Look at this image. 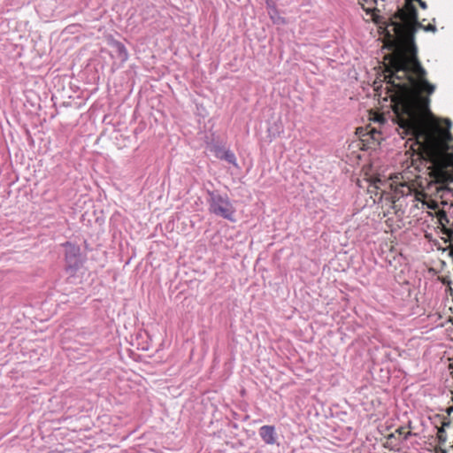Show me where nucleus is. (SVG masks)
I'll return each instance as SVG.
<instances>
[{
    "instance_id": "f03ea898",
    "label": "nucleus",
    "mask_w": 453,
    "mask_h": 453,
    "mask_svg": "<svg viewBox=\"0 0 453 453\" xmlns=\"http://www.w3.org/2000/svg\"><path fill=\"white\" fill-rule=\"evenodd\" d=\"M259 435L262 440L269 445H273L276 442V433L273 426H263L259 429Z\"/></svg>"
},
{
    "instance_id": "ddd939ff",
    "label": "nucleus",
    "mask_w": 453,
    "mask_h": 453,
    "mask_svg": "<svg viewBox=\"0 0 453 453\" xmlns=\"http://www.w3.org/2000/svg\"><path fill=\"white\" fill-rule=\"evenodd\" d=\"M443 432H444V428L443 427L439 428L438 433H443Z\"/></svg>"
},
{
    "instance_id": "39448f33",
    "label": "nucleus",
    "mask_w": 453,
    "mask_h": 453,
    "mask_svg": "<svg viewBox=\"0 0 453 453\" xmlns=\"http://www.w3.org/2000/svg\"><path fill=\"white\" fill-rule=\"evenodd\" d=\"M375 189L380 190V197H382L385 190L382 188V186L387 185L385 181H382L380 178H374L372 180L371 184Z\"/></svg>"
},
{
    "instance_id": "9b49d317",
    "label": "nucleus",
    "mask_w": 453,
    "mask_h": 453,
    "mask_svg": "<svg viewBox=\"0 0 453 453\" xmlns=\"http://www.w3.org/2000/svg\"><path fill=\"white\" fill-rule=\"evenodd\" d=\"M396 432H397V433H399L400 434H403V427L398 428V429L396 430Z\"/></svg>"
},
{
    "instance_id": "4468645a",
    "label": "nucleus",
    "mask_w": 453,
    "mask_h": 453,
    "mask_svg": "<svg viewBox=\"0 0 453 453\" xmlns=\"http://www.w3.org/2000/svg\"><path fill=\"white\" fill-rule=\"evenodd\" d=\"M446 218V214L444 212H442V216L441 218Z\"/></svg>"
},
{
    "instance_id": "f257e3e1",
    "label": "nucleus",
    "mask_w": 453,
    "mask_h": 453,
    "mask_svg": "<svg viewBox=\"0 0 453 453\" xmlns=\"http://www.w3.org/2000/svg\"><path fill=\"white\" fill-rule=\"evenodd\" d=\"M209 211L218 217H221L231 222H234L235 208L226 195L216 192H209Z\"/></svg>"
},
{
    "instance_id": "423d86ee",
    "label": "nucleus",
    "mask_w": 453,
    "mask_h": 453,
    "mask_svg": "<svg viewBox=\"0 0 453 453\" xmlns=\"http://www.w3.org/2000/svg\"><path fill=\"white\" fill-rule=\"evenodd\" d=\"M418 28H423L425 31H430V32H433V33H434V32L436 31V27H435V26H434V25H432V24H429V25H427V26H423V25L421 24V27H420V26H418V27H417V30H418Z\"/></svg>"
},
{
    "instance_id": "0eeeda50",
    "label": "nucleus",
    "mask_w": 453,
    "mask_h": 453,
    "mask_svg": "<svg viewBox=\"0 0 453 453\" xmlns=\"http://www.w3.org/2000/svg\"><path fill=\"white\" fill-rule=\"evenodd\" d=\"M271 18L273 19V22H274V23H278V24H283V23H285L284 19H283L282 17L279 16V15H277L276 17H274V16H273V15L271 14Z\"/></svg>"
},
{
    "instance_id": "6e6552de",
    "label": "nucleus",
    "mask_w": 453,
    "mask_h": 453,
    "mask_svg": "<svg viewBox=\"0 0 453 453\" xmlns=\"http://www.w3.org/2000/svg\"><path fill=\"white\" fill-rule=\"evenodd\" d=\"M428 208L430 209H436L437 207V203L434 202V201H432L430 203L427 204Z\"/></svg>"
},
{
    "instance_id": "f8f14e48",
    "label": "nucleus",
    "mask_w": 453,
    "mask_h": 453,
    "mask_svg": "<svg viewBox=\"0 0 453 453\" xmlns=\"http://www.w3.org/2000/svg\"><path fill=\"white\" fill-rule=\"evenodd\" d=\"M411 435V432H407L405 434H404V439H408V437Z\"/></svg>"
},
{
    "instance_id": "7ed1b4c3",
    "label": "nucleus",
    "mask_w": 453,
    "mask_h": 453,
    "mask_svg": "<svg viewBox=\"0 0 453 453\" xmlns=\"http://www.w3.org/2000/svg\"><path fill=\"white\" fill-rule=\"evenodd\" d=\"M109 45L112 47L118 54V58L120 59L122 63L126 62L128 59V52L120 42H118L112 38L109 40Z\"/></svg>"
},
{
    "instance_id": "1a4fd4ad",
    "label": "nucleus",
    "mask_w": 453,
    "mask_h": 453,
    "mask_svg": "<svg viewBox=\"0 0 453 453\" xmlns=\"http://www.w3.org/2000/svg\"><path fill=\"white\" fill-rule=\"evenodd\" d=\"M226 150H223L221 148H216L215 150V155L217 156V153H219V155H222V151H225Z\"/></svg>"
},
{
    "instance_id": "9d476101",
    "label": "nucleus",
    "mask_w": 453,
    "mask_h": 453,
    "mask_svg": "<svg viewBox=\"0 0 453 453\" xmlns=\"http://www.w3.org/2000/svg\"><path fill=\"white\" fill-rule=\"evenodd\" d=\"M375 119H376L377 121H379V122H381V121H383V120H384V118H383L382 116H377V117L375 118Z\"/></svg>"
},
{
    "instance_id": "20e7f679",
    "label": "nucleus",
    "mask_w": 453,
    "mask_h": 453,
    "mask_svg": "<svg viewBox=\"0 0 453 453\" xmlns=\"http://www.w3.org/2000/svg\"><path fill=\"white\" fill-rule=\"evenodd\" d=\"M217 157L220 159H224L227 161L228 163L232 164L233 165L238 167V164L236 161V157L234 154L230 150H225L222 151V155H219V153H217Z\"/></svg>"
}]
</instances>
